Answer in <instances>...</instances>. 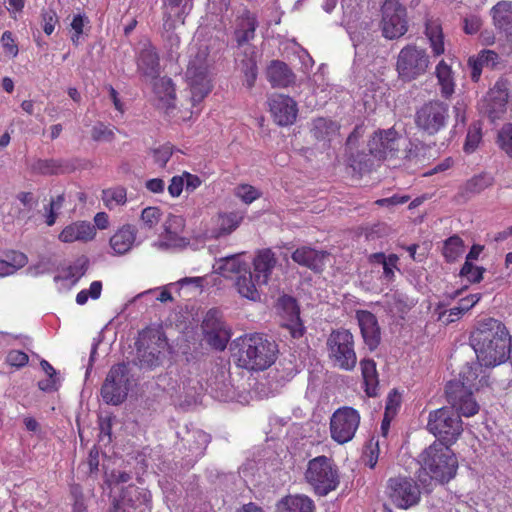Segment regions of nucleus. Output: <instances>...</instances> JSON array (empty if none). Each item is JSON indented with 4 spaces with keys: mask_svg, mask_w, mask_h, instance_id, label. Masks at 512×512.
<instances>
[{
    "mask_svg": "<svg viewBox=\"0 0 512 512\" xmlns=\"http://www.w3.org/2000/svg\"><path fill=\"white\" fill-rule=\"evenodd\" d=\"M209 68L207 47H201L195 55H191L185 73L192 108H196L211 91Z\"/></svg>",
    "mask_w": 512,
    "mask_h": 512,
    "instance_id": "obj_5",
    "label": "nucleus"
},
{
    "mask_svg": "<svg viewBox=\"0 0 512 512\" xmlns=\"http://www.w3.org/2000/svg\"><path fill=\"white\" fill-rule=\"evenodd\" d=\"M405 139L394 128L378 130L368 142L371 155L379 160L393 159L397 156Z\"/></svg>",
    "mask_w": 512,
    "mask_h": 512,
    "instance_id": "obj_15",
    "label": "nucleus"
},
{
    "mask_svg": "<svg viewBox=\"0 0 512 512\" xmlns=\"http://www.w3.org/2000/svg\"><path fill=\"white\" fill-rule=\"evenodd\" d=\"M102 201L108 209L122 206L127 201V191L121 186L104 189L102 191Z\"/></svg>",
    "mask_w": 512,
    "mask_h": 512,
    "instance_id": "obj_43",
    "label": "nucleus"
},
{
    "mask_svg": "<svg viewBox=\"0 0 512 512\" xmlns=\"http://www.w3.org/2000/svg\"><path fill=\"white\" fill-rule=\"evenodd\" d=\"M499 56L493 50H482L477 56L468 59V66L471 69V79L477 82L484 67L494 68L498 64Z\"/></svg>",
    "mask_w": 512,
    "mask_h": 512,
    "instance_id": "obj_31",
    "label": "nucleus"
},
{
    "mask_svg": "<svg viewBox=\"0 0 512 512\" xmlns=\"http://www.w3.org/2000/svg\"><path fill=\"white\" fill-rule=\"evenodd\" d=\"M102 292L101 281H93L88 289H83L76 295V303L78 305H84L88 299L91 298L96 300L100 297Z\"/></svg>",
    "mask_w": 512,
    "mask_h": 512,
    "instance_id": "obj_47",
    "label": "nucleus"
},
{
    "mask_svg": "<svg viewBox=\"0 0 512 512\" xmlns=\"http://www.w3.org/2000/svg\"><path fill=\"white\" fill-rule=\"evenodd\" d=\"M508 95L504 91L492 89L484 99V112L495 121L506 111Z\"/></svg>",
    "mask_w": 512,
    "mask_h": 512,
    "instance_id": "obj_30",
    "label": "nucleus"
},
{
    "mask_svg": "<svg viewBox=\"0 0 512 512\" xmlns=\"http://www.w3.org/2000/svg\"><path fill=\"white\" fill-rule=\"evenodd\" d=\"M257 25L256 16L248 10H244L236 18L234 36L238 45H243L254 38Z\"/></svg>",
    "mask_w": 512,
    "mask_h": 512,
    "instance_id": "obj_27",
    "label": "nucleus"
},
{
    "mask_svg": "<svg viewBox=\"0 0 512 512\" xmlns=\"http://www.w3.org/2000/svg\"><path fill=\"white\" fill-rule=\"evenodd\" d=\"M235 195L245 204H251L261 196V193L258 189L249 184H241L235 188Z\"/></svg>",
    "mask_w": 512,
    "mask_h": 512,
    "instance_id": "obj_50",
    "label": "nucleus"
},
{
    "mask_svg": "<svg viewBox=\"0 0 512 512\" xmlns=\"http://www.w3.org/2000/svg\"><path fill=\"white\" fill-rule=\"evenodd\" d=\"M184 181L183 174L173 176L170 180V184L168 185V192L171 197H178L181 195L184 189Z\"/></svg>",
    "mask_w": 512,
    "mask_h": 512,
    "instance_id": "obj_64",
    "label": "nucleus"
},
{
    "mask_svg": "<svg viewBox=\"0 0 512 512\" xmlns=\"http://www.w3.org/2000/svg\"><path fill=\"white\" fill-rule=\"evenodd\" d=\"M235 288L239 295L251 301L260 300V288L263 283H257L256 277L248 269L241 275L236 277Z\"/></svg>",
    "mask_w": 512,
    "mask_h": 512,
    "instance_id": "obj_29",
    "label": "nucleus"
},
{
    "mask_svg": "<svg viewBox=\"0 0 512 512\" xmlns=\"http://www.w3.org/2000/svg\"><path fill=\"white\" fill-rule=\"evenodd\" d=\"M267 78L273 87H287L294 82V74L281 61H273L267 69Z\"/></svg>",
    "mask_w": 512,
    "mask_h": 512,
    "instance_id": "obj_35",
    "label": "nucleus"
},
{
    "mask_svg": "<svg viewBox=\"0 0 512 512\" xmlns=\"http://www.w3.org/2000/svg\"><path fill=\"white\" fill-rule=\"evenodd\" d=\"M144 338H141L138 348L139 361L142 367L152 368L160 363V356L164 352L167 346V342L164 336L160 333H155L150 338L151 344L146 348H142Z\"/></svg>",
    "mask_w": 512,
    "mask_h": 512,
    "instance_id": "obj_20",
    "label": "nucleus"
},
{
    "mask_svg": "<svg viewBox=\"0 0 512 512\" xmlns=\"http://www.w3.org/2000/svg\"><path fill=\"white\" fill-rule=\"evenodd\" d=\"M202 329L206 342L216 350H224L230 340V331L221 321L217 312L210 310L202 323Z\"/></svg>",
    "mask_w": 512,
    "mask_h": 512,
    "instance_id": "obj_16",
    "label": "nucleus"
},
{
    "mask_svg": "<svg viewBox=\"0 0 512 512\" xmlns=\"http://www.w3.org/2000/svg\"><path fill=\"white\" fill-rule=\"evenodd\" d=\"M314 128L317 133V137H324L330 133H335L338 130V126L335 122L327 120L325 118H318L314 122Z\"/></svg>",
    "mask_w": 512,
    "mask_h": 512,
    "instance_id": "obj_56",
    "label": "nucleus"
},
{
    "mask_svg": "<svg viewBox=\"0 0 512 512\" xmlns=\"http://www.w3.org/2000/svg\"><path fill=\"white\" fill-rule=\"evenodd\" d=\"M115 512H123L126 509H133L137 512H150L151 494L145 488H138L130 485L122 491L120 499L114 503Z\"/></svg>",
    "mask_w": 512,
    "mask_h": 512,
    "instance_id": "obj_17",
    "label": "nucleus"
},
{
    "mask_svg": "<svg viewBox=\"0 0 512 512\" xmlns=\"http://www.w3.org/2000/svg\"><path fill=\"white\" fill-rule=\"evenodd\" d=\"M183 232L171 231L164 232L161 234L160 239L154 243V246L158 249H172V248H183L188 244L185 237L182 236Z\"/></svg>",
    "mask_w": 512,
    "mask_h": 512,
    "instance_id": "obj_44",
    "label": "nucleus"
},
{
    "mask_svg": "<svg viewBox=\"0 0 512 512\" xmlns=\"http://www.w3.org/2000/svg\"><path fill=\"white\" fill-rule=\"evenodd\" d=\"M163 211L156 206H149L142 210L139 226L141 230L155 232L159 223L163 220Z\"/></svg>",
    "mask_w": 512,
    "mask_h": 512,
    "instance_id": "obj_39",
    "label": "nucleus"
},
{
    "mask_svg": "<svg viewBox=\"0 0 512 512\" xmlns=\"http://www.w3.org/2000/svg\"><path fill=\"white\" fill-rule=\"evenodd\" d=\"M153 91L162 108L167 111L175 107V87L170 78L160 77L154 79Z\"/></svg>",
    "mask_w": 512,
    "mask_h": 512,
    "instance_id": "obj_34",
    "label": "nucleus"
},
{
    "mask_svg": "<svg viewBox=\"0 0 512 512\" xmlns=\"http://www.w3.org/2000/svg\"><path fill=\"white\" fill-rule=\"evenodd\" d=\"M386 494L396 507L408 509L419 502L421 493L411 478L398 476L387 481Z\"/></svg>",
    "mask_w": 512,
    "mask_h": 512,
    "instance_id": "obj_12",
    "label": "nucleus"
},
{
    "mask_svg": "<svg viewBox=\"0 0 512 512\" xmlns=\"http://www.w3.org/2000/svg\"><path fill=\"white\" fill-rule=\"evenodd\" d=\"M163 227L166 232H183L185 228V220L181 216L169 214L163 222Z\"/></svg>",
    "mask_w": 512,
    "mask_h": 512,
    "instance_id": "obj_57",
    "label": "nucleus"
},
{
    "mask_svg": "<svg viewBox=\"0 0 512 512\" xmlns=\"http://www.w3.org/2000/svg\"><path fill=\"white\" fill-rule=\"evenodd\" d=\"M87 22L88 18L84 15L78 14L74 16L71 23V27L74 31V35L72 36V41L74 44H78L79 37L83 33V27Z\"/></svg>",
    "mask_w": 512,
    "mask_h": 512,
    "instance_id": "obj_62",
    "label": "nucleus"
},
{
    "mask_svg": "<svg viewBox=\"0 0 512 512\" xmlns=\"http://www.w3.org/2000/svg\"><path fill=\"white\" fill-rule=\"evenodd\" d=\"M153 162L159 167H164L173 154V147L170 144H164L151 150Z\"/></svg>",
    "mask_w": 512,
    "mask_h": 512,
    "instance_id": "obj_52",
    "label": "nucleus"
},
{
    "mask_svg": "<svg viewBox=\"0 0 512 512\" xmlns=\"http://www.w3.org/2000/svg\"><path fill=\"white\" fill-rule=\"evenodd\" d=\"M356 318L365 344L374 350L380 343V328L376 316L366 310H358Z\"/></svg>",
    "mask_w": 512,
    "mask_h": 512,
    "instance_id": "obj_21",
    "label": "nucleus"
},
{
    "mask_svg": "<svg viewBox=\"0 0 512 512\" xmlns=\"http://www.w3.org/2000/svg\"><path fill=\"white\" fill-rule=\"evenodd\" d=\"M497 142L500 148L512 157V124H505L498 132Z\"/></svg>",
    "mask_w": 512,
    "mask_h": 512,
    "instance_id": "obj_49",
    "label": "nucleus"
},
{
    "mask_svg": "<svg viewBox=\"0 0 512 512\" xmlns=\"http://www.w3.org/2000/svg\"><path fill=\"white\" fill-rule=\"evenodd\" d=\"M425 35L429 41L434 56L444 53V35L441 24L436 19H428L425 24Z\"/></svg>",
    "mask_w": 512,
    "mask_h": 512,
    "instance_id": "obj_36",
    "label": "nucleus"
},
{
    "mask_svg": "<svg viewBox=\"0 0 512 512\" xmlns=\"http://www.w3.org/2000/svg\"><path fill=\"white\" fill-rule=\"evenodd\" d=\"M137 68L146 81H152L160 74L158 54L149 43L143 44L137 59Z\"/></svg>",
    "mask_w": 512,
    "mask_h": 512,
    "instance_id": "obj_22",
    "label": "nucleus"
},
{
    "mask_svg": "<svg viewBox=\"0 0 512 512\" xmlns=\"http://www.w3.org/2000/svg\"><path fill=\"white\" fill-rule=\"evenodd\" d=\"M421 469L439 483H447L457 473L458 461L449 446L433 442L420 455Z\"/></svg>",
    "mask_w": 512,
    "mask_h": 512,
    "instance_id": "obj_4",
    "label": "nucleus"
},
{
    "mask_svg": "<svg viewBox=\"0 0 512 512\" xmlns=\"http://www.w3.org/2000/svg\"><path fill=\"white\" fill-rule=\"evenodd\" d=\"M465 311L460 309V306L452 307L449 310H445L440 312L438 315V320L442 321L444 324H449L457 320Z\"/></svg>",
    "mask_w": 512,
    "mask_h": 512,
    "instance_id": "obj_63",
    "label": "nucleus"
},
{
    "mask_svg": "<svg viewBox=\"0 0 512 512\" xmlns=\"http://www.w3.org/2000/svg\"><path fill=\"white\" fill-rule=\"evenodd\" d=\"M243 217L238 213L220 214L217 219V236L227 235L233 232L241 223Z\"/></svg>",
    "mask_w": 512,
    "mask_h": 512,
    "instance_id": "obj_45",
    "label": "nucleus"
},
{
    "mask_svg": "<svg viewBox=\"0 0 512 512\" xmlns=\"http://www.w3.org/2000/svg\"><path fill=\"white\" fill-rule=\"evenodd\" d=\"M305 480L320 496H325L339 485L338 469L326 456L311 459L305 471Z\"/></svg>",
    "mask_w": 512,
    "mask_h": 512,
    "instance_id": "obj_7",
    "label": "nucleus"
},
{
    "mask_svg": "<svg viewBox=\"0 0 512 512\" xmlns=\"http://www.w3.org/2000/svg\"><path fill=\"white\" fill-rule=\"evenodd\" d=\"M135 239V227L124 225L110 238V246L116 254L122 255L132 248Z\"/></svg>",
    "mask_w": 512,
    "mask_h": 512,
    "instance_id": "obj_32",
    "label": "nucleus"
},
{
    "mask_svg": "<svg viewBox=\"0 0 512 512\" xmlns=\"http://www.w3.org/2000/svg\"><path fill=\"white\" fill-rule=\"evenodd\" d=\"M129 390L128 367L121 363L113 366L101 388V396L107 404L119 405L127 397Z\"/></svg>",
    "mask_w": 512,
    "mask_h": 512,
    "instance_id": "obj_11",
    "label": "nucleus"
},
{
    "mask_svg": "<svg viewBox=\"0 0 512 512\" xmlns=\"http://www.w3.org/2000/svg\"><path fill=\"white\" fill-rule=\"evenodd\" d=\"M491 16L495 28L508 40H512V3L498 2L491 9Z\"/></svg>",
    "mask_w": 512,
    "mask_h": 512,
    "instance_id": "obj_26",
    "label": "nucleus"
},
{
    "mask_svg": "<svg viewBox=\"0 0 512 512\" xmlns=\"http://www.w3.org/2000/svg\"><path fill=\"white\" fill-rule=\"evenodd\" d=\"M328 253L322 250H316L309 246H302L297 248L292 253V260L310 270L321 272L325 266V260Z\"/></svg>",
    "mask_w": 512,
    "mask_h": 512,
    "instance_id": "obj_23",
    "label": "nucleus"
},
{
    "mask_svg": "<svg viewBox=\"0 0 512 512\" xmlns=\"http://www.w3.org/2000/svg\"><path fill=\"white\" fill-rule=\"evenodd\" d=\"M281 317V326L287 329L293 338H299L304 333V326L299 317V308L296 300L289 296H283L278 303Z\"/></svg>",
    "mask_w": 512,
    "mask_h": 512,
    "instance_id": "obj_19",
    "label": "nucleus"
},
{
    "mask_svg": "<svg viewBox=\"0 0 512 512\" xmlns=\"http://www.w3.org/2000/svg\"><path fill=\"white\" fill-rule=\"evenodd\" d=\"M187 442L190 443L189 450L191 452V457L195 461L204 454V451L210 442V436L202 430H195L189 433Z\"/></svg>",
    "mask_w": 512,
    "mask_h": 512,
    "instance_id": "obj_41",
    "label": "nucleus"
},
{
    "mask_svg": "<svg viewBox=\"0 0 512 512\" xmlns=\"http://www.w3.org/2000/svg\"><path fill=\"white\" fill-rule=\"evenodd\" d=\"M484 269L474 266L471 262L465 261L461 268L460 275L465 277L469 282L477 283L483 278Z\"/></svg>",
    "mask_w": 512,
    "mask_h": 512,
    "instance_id": "obj_54",
    "label": "nucleus"
},
{
    "mask_svg": "<svg viewBox=\"0 0 512 512\" xmlns=\"http://www.w3.org/2000/svg\"><path fill=\"white\" fill-rule=\"evenodd\" d=\"M483 366L478 360L467 363L461 369L459 379L450 381L446 385L448 403L465 417L474 416L479 411V405L473 398V390L478 389V377Z\"/></svg>",
    "mask_w": 512,
    "mask_h": 512,
    "instance_id": "obj_3",
    "label": "nucleus"
},
{
    "mask_svg": "<svg viewBox=\"0 0 512 512\" xmlns=\"http://www.w3.org/2000/svg\"><path fill=\"white\" fill-rule=\"evenodd\" d=\"M96 235L95 228L89 222L77 221L67 225L59 234V240L64 243L76 241L87 242Z\"/></svg>",
    "mask_w": 512,
    "mask_h": 512,
    "instance_id": "obj_25",
    "label": "nucleus"
},
{
    "mask_svg": "<svg viewBox=\"0 0 512 512\" xmlns=\"http://www.w3.org/2000/svg\"><path fill=\"white\" fill-rule=\"evenodd\" d=\"M240 257L241 254H234L220 258L214 264V270L225 278L239 276L247 270V264Z\"/></svg>",
    "mask_w": 512,
    "mask_h": 512,
    "instance_id": "obj_33",
    "label": "nucleus"
},
{
    "mask_svg": "<svg viewBox=\"0 0 512 512\" xmlns=\"http://www.w3.org/2000/svg\"><path fill=\"white\" fill-rule=\"evenodd\" d=\"M464 252V243L463 240L457 236L453 235L445 240L442 253L445 257L446 261L454 262L456 261Z\"/></svg>",
    "mask_w": 512,
    "mask_h": 512,
    "instance_id": "obj_46",
    "label": "nucleus"
},
{
    "mask_svg": "<svg viewBox=\"0 0 512 512\" xmlns=\"http://www.w3.org/2000/svg\"><path fill=\"white\" fill-rule=\"evenodd\" d=\"M492 177L488 174H480L469 179L461 188L460 195L468 198L478 194L492 184Z\"/></svg>",
    "mask_w": 512,
    "mask_h": 512,
    "instance_id": "obj_40",
    "label": "nucleus"
},
{
    "mask_svg": "<svg viewBox=\"0 0 512 512\" xmlns=\"http://www.w3.org/2000/svg\"><path fill=\"white\" fill-rule=\"evenodd\" d=\"M28 262L27 256L21 252H13L7 260H0V277H7L16 273Z\"/></svg>",
    "mask_w": 512,
    "mask_h": 512,
    "instance_id": "obj_42",
    "label": "nucleus"
},
{
    "mask_svg": "<svg viewBox=\"0 0 512 512\" xmlns=\"http://www.w3.org/2000/svg\"><path fill=\"white\" fill-rule=\"evenodd\" d=\"M460 414L453 405L429 413L427 430L438 439L437 443L450 447L459 439L463 432Z\"/></svg>",
    "mask_w": 512,
    "mask_h": 512,
    "instance_id": "obj_6",
    "label": "nucleus"
},
{
    "mask_svg": "<svg viewBox=\"0 0 512 512\" xmlns=\"http://www.w3.org/2000/svg\"><path fill=\"white\" fill-rule=\"evenodd\" d=\"M91 136L94 141L110 142L114 139V130L102 122L95 124L91 130Z\"/></svg>",
    "mask_w": 512,
    "mask_h": 512,
    "instance_id": "obj_53",
    "label": "nucleus"
},
{
    "mask_svg": "<svg viewBox=\"0 0 512 512\" xmlns=\"http://www.w3.org/2000/svg\"><path fill=\"white\" fill-rule=\"evenodd\" d=\"M408 29L406 9L398 0H385L382 6V32L385 38L396 39Z\"/></svg>",
    "mask_w": 512,
    "mask_h": 512,
    "instance_id": "obj_13",
    "label": "nucleus"
},
{
    "mask_svg": "<svg viewBox=\"0 0 512 512\" xmlns=\"http://www.w3.org/2000/svg\"><path fill=\"white\" fill-rule=\"evenodd\" d=\"M213 396L220 401H228L233 397L232 386L230 383L223 382L221 385L215 383L211 385Z\"/></svg>",
    "mask_w": 512,
    "mask_h": 512,
    "instance_id": "obj_58",
    "label": "nucleus"
},
{
    "mask_svg": "<svg viewBox=\"0 0 512 512\" xmlns=\"http://www.w3.org/2000/svg\"><path fill=\"white\" fill-rule=\"evenodd\" d=\"M360 365L366 394L370 397L376 396L378 387V375L375 362L370 359H363L360 362Z\"/></svg>",
    "mask_w": 512,
    "mask_h": 512,
    "instance_id": "obj_38",
    "label": "nucleus"
},
{
    "mask_svg": "<svg viewBox=\"0 0 512 512\" xmlns=\"http://www.w3.org/2000/svg\"><path fill=\"white\" fill-rule=\"evenodd\" d=\"M435 75L440 86L441 95L449 98L455 91V79L451 67L441 60L436 66Z\"/></svg>",
    "mask_w": 512,
    "mask_h": 512,
    "instance_id": "obj_37",
    "label": "nucleus"
},
{
    "mask_svg": "<svg viewBox=\"0 0 512 512\" xmlns=\"http://www.w3.org/2000/svg\"><path fill=\"white\" fill-rule=\"evenodd\" d=\"M275 512H315V504L304 494L287 495L277 502Z\"/></svg>",
    "mask_w": 512,
    "mask_h": 512,
    "instance_id": "obj_28",
    "label": "nucleus"
},
{
    "mask_svg": "<svg viewBox=\"0 0 512 512\" xmlns=\"http://www.w3.org/2000/svg\"><path fill=\"white\" fill-rule=\"evenodd\" d=\"M509 332L506 326L494 318L478 322L471 335V345L477 360L484 367H495L509 359Z\"/></svg>",
    "mask_w": 512,
    "mask_h": 512,
    "instance_id": "obj_1",
    "label": "nucleus"
},
{
    "mask_svg": "<svg viewBox=\"0 0 512 512\" xmlns=\"http://www.w3.org/2000/svg\"><path fill=\"white\" fill-rule=\"evenodd\" d=\"M429 64V56L425 49L407 45L398 54L396 70L402 80L411 81L423 75Z\"/></svg>",
    "mask_w": 512,
    "mask_h": 512,
    "instance_id": "obj_9",
    "label": "nucleus"
},
{
    "mask_svg": "<svg viewBox=\"0 0 512 512\" xmlns=\"http://www.w3.org/2000/svg\"><path fill=\"white\" fill-rule=\"evenodd\" d=\"M241 70L245 76V85L248 88H252L257 78L256 62L252 58L243 60L241 63Z\"/></svg>",
    "mask_w": 512,
    "mask_h": 512,
    "instance_id": "obj_55",
    "label": "nucleus"
},
{
    "mask_svg": "<svg viewBox=\"0 0 512 512\" xmlns=\"http://www.w3.org/2000/svg\"><path fill=\"white\" fill-rule=\"evenodd\" d=\"M270 112L279 126L292 125L298 114L296 101L283 94H273L268 99Z\"/></svg>",
    "mask_w": 512,
    "mask_h": 512,
    "instance_id": "obj_18",
    "label": "nucleus"
},
{
    "mask_svg": "<svg viewBox=\"0 0 512 512\" xmlns=\"http://www.w3.org/2000/svg\"><path fill=\"white\" fill-rule=\"evenodd\" d=\"M482 139L481 128L474 124L467 132L466 140L464 143V151L466 153H472L478 147Z\"/></svg>",
    "mask_w": 512,
    "mask_h": 512,
    "instance_id": "obj_51",
    "label": "nucleus"
},
{
    "mask_svg": "<svg viewBox=\"0 0 512 512\" xmlns=\"http://www.w3.org/2000/svg\"><path fill=\"white\" fill-rule=\"evenodd\" d=\"M36 168L43 174H57L63 171L61 162L58 160L39 161Z\"/></svg>",
    "mask_w": 512,
    "mask_h": 512,
    "instance_id": "obj_61",
    "label": "nucleus"
},
{
    "mask_svg": "<svg viewBox=\"0 0 512 512\" xmlns=\"http://www.w3.org/2000/svg\"><path fill=\"white\" fill-rule=\"evenodd\" d=\"M28 355L20 350H11L6 357V361L9 365L21 368L28 363Z\"/></svg>",
    "mask_w": 512,
    "mask_h": 512,
    "instance_id": "obj_59",
    "label": "nucleus"
},
{
    "mask_svg": "<svg viewBox=\"0 0 512 512\" xmlns=\"http://www.w3.org/2000/svg\"><path fill=\"white\" fill-rule=\"evenodd\" d=\"M194 0H164L165 6L172 10H175V14L182 21L184 17L188 15L193 8Z\"/></svg>",
    "mask_w": 512,
    "mask_h": 512,
    "instance_id": "obj_48",
    "label": "nucleus"
},
{
    "mask_svg": "<svg viewBox=\"0 0 512 512\" xmlns=\"http://www.w3.org/2000/svg\"><path fill=\"white\" fill-rule=\"evenodd\" d=\"M449 117L448 104L439 100L424 104L416 113L417 126L433 135L445 127Z\"/></svg>",
    "mask_w": 512,
    "mask_h": 512,
    "instance_id": "obj_14",
    "label": "nucleus"
},
{
    "mask_svg": "<svg viewBox=\"0 0 512 512\" xmlns=\"http://www.w3.org/2000/svg\"><path fill=\"white\" fill-rule=\"evenodd\" d=\"M236 351L233 356L241 368L262 371L270 367L276 360L278 347L260 333L246 334L235 342Z\"/></svg>",
    "mask_w": 512,
    "mask_h": 512,
    "instance_id": "obj_2",
    "label": "nucleus"
},
{
    "mask_svg": "<svg viewBox=\"0 0 512 512\" xmlns=\"http://www.w3.org/2000/svg\"><path fill=\"white\" fill-rule=\"evenodd\" d=\"M43 30L47 35L53 33L55 25L58 22L57 14L54 10L49 9L42 12Z\"/></svg>",
    "mask_w": 512,
    "mask_h": 512,
    "instance_id": "obj_60",
    "label": "nucleus"
},
{
    "mask_svg": "<svg viewBox=\"0 0 512 512\" xmlns=\"http://www.w3.org/2000/svg\"><path fill=\"white\" fill-rule=\"evenodd\" d=\"M276 263L277 259L271 249H262L257 252L253 259L252 271L257 283L268 284Z\"/></svg>",
    "mask_w": 512,
    "mask_h": 512,
    "instance_id": "obj_24",
    "label": "nucleus"
},
{
    "mask_svg": "<svg viewBox=\"0 0 512 512\" xmlns=\"http://www.w3.org/2000/svg\"><path fill=\"white\" fill-rule=\"evenodd\" d=\"M360 413L349 406L336 409L330 417V435L338 444L351 441L360 425Z\"/></svg>",
    "mask_w": 512,
    "mask_h": 512,
    "instance_id": "obj_10",
    "label": "nucleus"
},
{
    "mask_svg": "<svg viewBox=\"0 0 512 512\" xmlns=\"http://www.w3.org/2000/svg\"><path fill=\"white\" fill-rule=\"evenodd\" d=\"M327 346L335 366L347 371L356 366L353 335L348 330L333 331L328 337Z\"/></svg>",
    "mask_w": 512,
    "mask_h": 512,
    "instance_id": "obj_8",
    "label": "nucleus"
}]
</instances>
